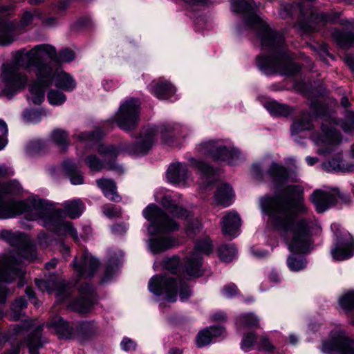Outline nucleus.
<instances>
[{"mask_svg":"<svg viewBox=\"0 0 354 354\" xmlns=\"http://www.w3.org/2000/svg\"><path fill=\"white\" fill-rule=\"evenodd\" d=\"M74 58L72 50L64 48L57 55L54 46L46 44L37 45L29 51L25 49L17 51L12 60L3 64L1 67L0 97L10 99L23 89L26 86L28 77L19 71V67L28 69L33 66L36 70L37 81L30 86L28 99L35 104H41L45 89L52 84L53 64L70 62Z\"/></svg>","mask_w":354,"mask_h":354,"instance_id":"1","label":"nucleus"},{"mask_svg":"<svg viewBox=\"0 0 354 354\" xmlns=\"http://www.w3.org/2000/svg\"><path fill=\"white\" fill-rule=\"evenodd\" d=\"M284 192L291 196H297V201L291 203L279 196H265L261 199V207L269 216L271 225L283 238L289 250L294 252H306L313 245V223L306 218L295 222L299 214L308 210L304 203V189L300 185H289Z\"/></svg>","mask_w":354,"mask_h":354,"instance_id":"2","label":"nucleus"},{"mask_svg":"<svg viewBox=\"0 0 354 354\" xmlns=\"http://www.w3.org/2000/svg\"><path fill=\"white\" fill-rule=\"evenodd\" d=\"M13 171L0 165V178L12 175ZM18 192L15 183H0V219L9 218L24 214L28 221H37L41 225L59 235L70 234L77 241V232L70 222L64 221L61 209H55L51 204L40 198L16 201L9 195Z\"/></svg>","mask_w":354,"mask_h":354,"instance_id":"3","label":"nucleus"},{"mask_svg":"<svg viewBox=\"0 0 354 354\" xmlns=\"http://www.w3.org/2000/svg\"><path fill=\"white\" fill-rule=\"evenodd\" d=\"M232 10L236 13L247 15L246 23L257 31V37L263 47L274 51L270 57H258L259 68L266 75L279 73L283 75H292L300 70V66L292 62L286 49H278L283 43V37L272 30L258 15L254 14V6L245 0H232Z\"/></svg>","mask_w":354,"mask_h":354,"instance_id":"4","label":"nucleus"},{"mask_svg":"<svg viewBox=\"0 0 354 354\" xmlns=\"http://www.w3.org/2000/svg\"><path fill=\"white\" fill-rule=\"evenodd\" d=\"M156 133V129L154 127L145 128L142 131L137 144L124 143L120 149L113 145H100L97 151L102 156L103 161L95 155H90L86 158L85 163L92 171H98L103 168L115 170L119 167L113 161L120 151H126L132 155L147 153L153 145Z\"/></svg>","mask_w":354,"mask_h":354,"instance_id":"5","label":"nucleus"},{"mask_svg":"<svg viewBox=\"0 0 354 354\" xmlns=\"http://www.w3.org/2000/svg\"><path fill=\"white\" fill-rule=\"evenodd\" d=\"M0 239L18 248L17 251L6 258L0 266V281L10 283L16 277L21 276L19 266L24 260L33 261L36 259V250L35 247L27 243L26 236L23 233L2 230Z\"/></svg>","mask_w":354,"mask_h":354,"instance_id":"6","label":"nucleus"},{"mask_svg":"<svg viewBox=\"0 0 354 354\" xmlns=\"http://www.w3.org/2000/svg\"><path fill=\"white\" fill-rule=\"evenodd\" d=\"M212 251V242L208 236H205L196 242L193 252L184 259L183 263L178 257H172L164 260L163 267L186 279L198 277L203 274L201 254H209Z\"/></svg>","mask_w":354,"mask_h":354,"instance_id":"7","label":"nucleus"},{"mask_svg":"<svg viewBox=\"0 0 354 354\" xmlns=\"http://www.w3.org/2000/svg\"><path fill=\"white\" fill-rule=\"evenodd\" d=\"M48 326L53 328L61 339H70L76 337L80 341H83L95 331V326L93 322H82L73 327L70 326L68 323L60 317H55L48 324Z\"/></svg>","mask_w":354,"mask_h":354,"instance_id":"8","label":"nucleus"},{"mask_svg":"<svg viewBox=\"0 0 354 354\" xmlns=\"http://www.w3.org/2000/svg\"><path fill=\"white\" fill-rule=\"evenodd\" d=\"M143 216L151 222L149 230L152 226L156 227L158 232H171L179 229L178 223L155 204L149 205L143 210Z\"/></svg>","mask_w":354,"mask_h":354,"instance_id":"9","label":"nucleus"},{"mask_svg":"<svg viewBox=\"0 0 354 354\" xmlns=\"http://www.w3.org/2000/svg\"><path fill=\"white\" fill-rule=\"evenodd\" d=\"M139 113V102L136 99H131L120 105L115 115V120L121 129L130 131L137 127Z\"/></svg>","mask_w":354,"mask_h":354,"instance_id":"10","label":"nucleus"},{"mask_svg":"<svg viewBox=\"0 0 354 354\" xmlns=\"http://www.w3.org/2000/svg\"><path fill=\"white\" fill-rule=\"evenodd\" d=\"M197 150L201 154L209 156L215 160L226 161L230 165H232L233 160L239 157L237 150L227 148L218 141L203 142L197 147Z\"/></svg>","mask_w":354,"mask_h":354,"instance_id":"11","label":"nucleus"},{"mask_svg":"<svg viewBox=\"0 0 354 354\" xmlns=\"http://www.w3.org/2000/svg\"><path fill=\"white\" fill-rule=\"evenodd\" d=\"M178 286L176 279L165 275L153 276L149 282V290L156 296L165 295L169 302L176 300Z\"/></svg>","mask_w":354,"mask_h":354,"instance_id":"12","label":"nucleus"},{"mask_svg":"<svg viewBox=\"0 0 354 354\" xmlns=\"http://www.w3.org/2000/svg\"><path fill=\"white\" fill-rule=\"evenodd\" d=\"M337 242L330 253L333 258L337 261H344L354 254V240L348 232L336 233Z\"/></svg>","mask_w":354,"mask_h":354,"instance_id":"13","label":"nucleus"},{"mask_svg":"<svg viewBox=\"0 0 354 354\" xmlns=\"http://www.w3.org/2000/svg\"><path fill=\"white\" fill-rule=\"evenodd\" d=\"M322 351L327 353L354 354V342L342 333L322 345Z\"/></svg>","mask_w":354,"mask_h":354,"instance_id":"14","label":"nucleus"},{"mask_svg":"<svg viewBox=\"0 0 354 354\" xmlns=\"http://www.w3.org/2000/svg\"><path fill=\"white\" fill-rule=\"evenodd\" d=\"M340 13H319L310 12V21L308 22L300 21L298 27L304 32L316 31L319 29L317 24L323 26L327 23H337Z\"/></svg>","mask_w":354,"mask_h":354,"instance_id":"15","label":"nucleus"},{"mask_svg":"<svg viewBox=\"0 0 354 354\" xmlns=\"http://www.w3.org/2000/svg\"><path fill=\"white\" fill-rule=\"evenodd\" d=\"M73 266L81 277H88L92 276L97 269L99 262L90 253L84 251L79 261L77 259L73 261Z\"/></svg>","mask_w":354,"mask_h":354,"instance_id":"16","label":"nucleus"},{"mask_svg":"<svg viewBox=\"0 0 354 354\" xmlns=\"http://www.w3.org/2000/svg\"><path fill=\"white\" fill-rule=\"evenodd\" d=\"M310 201L314 204L317 212L322 213L335 204L337 197L330 192L317 189L311 194Z\"/></svg>","mask_w":354,"mask_h":354,"instance_id":"17","label":"nucleus"},{"mask_svg":"<svg viewBox=\"0 0 354 354\" xmlns=\"http://www.w3.org/2000/svg\"><path fill=\"white\" fill-rule=\"evenodd\" d=\"M150 92L159 100H168L176 93V88L163 78L153 80L149 86Z\"/></svg>","mask_w":354,"mask_h":354,"instance_id":"18","label":"nucleus"},{"mask_svg":"<svg viewBox=\"0 0 354 354\" xmlns=\"http://www.w3.org/2000/svg\"><path fill=\"white\" fill-rule=\"evenodd\" d=\"M241 225L239 215L235 212H228L223 217L221 226L225 236L235 237Z\"/></svg>","mask_w":354,"mask_h":354,"instance_id":"19","label":"nucleus"},{"mask_svg":"<svg viewBox=\"0 0 354 354\" xmlns=\"http://www.w3.org/2000/svg\"><path fill=\"white\" fill-rule=\"evenodd\" d=\"M341 141L340 136L332 124V122L328 121L327 124H322V133L317 137L316 142L318 145L326 144L329 145H337Z\"/></svg>","mask_w":354,"mask_h":354,"instance_id":"20","label":"nucleus"},{"mask_svg":"<svg viewBox=\"0 0 354 354\" xmlns=\"http://www.w3.org/2000/svg\"><path fill=\"white\" fill-rule=\"evenodd\" d=\"M266 175L276 188L281 187L288 178L287 169L274 162L270 165Z\"/></svg>","mask_w":354,"mask_h":354,"instance_id":"21","label":"nucleus"},{"mask_svg":"<svg viewBox=\"0 0 354 354\" xmlns=\"http://www.w3.org/2000/svg\"><path fill=\"white\" fill-rule=\"evenodd\" d=\"M55 82V86L66 91H73L76 83L73 77L68 73L59 71L58 68H53L52 83Z\"/></svg>","mask_w":354,"mask_h":354,"instance_id":"22","label":"nucleus"},{"mask_svg":"<svg viewBox=\"0 0 354 354\" xmlns=\"http://www.w3.org/2000/svg\"><path fill=\"white\" fill-rule=\"evenodd\" d=\"M178 245V241L171 236L152 239L149 241V249L153 254L162 252Z\"/></svg>","mask_w":354,"mask_h":354,"instance_id":"23","label":"nucleus"},{"mask_svg":"<svg viewBox=\"0 0 354 354\" xmlns=\"http://www.w3.org/2000/svg\"><path fill=\"white\" fill-rule=\"evenodd\" d=\"M187 166L183 163L171 164L167 169V178L171 183H179L185 182L187 178Z\"/></svg>","mask_w":354,"mask_h":354,"instance_id":"24","label":"nucleus"},{"mask_svg":"<svg viewBox=\"0 0 354 354\" xmlns=\"http://www.w3.org/2000/svg\"><path fill=\"white\" fill-rule=\"evenodd\" d=\"M97 185L101 189L105 197L113 201H120V196L117 194L116 185L113 180L101 178L96 180Z\"/></svg>","mask_w":354,"mask_h":354,"instance_id":"25","label":"nucleus"},{"mask_svg":"<svg viewBox=\"0 0 354 354\" xmlns=\"http://www.w3.org/2000/svg\"><path fill=\"white\" fill-rule=\"evenodd\" d=\"M93 292L89 289L84 296L71 302L69 304V308L81 314L86 313L91 309L93 304Z\"/></svg>","mask_w":354,"mask_h":354,"instance_id":"26","label":"nucleus"},{"mask_svg":"<svg viewBox=\"0 0 354 354\" xmlns=\"http://www.w3.org/2000/svg\"><path fill=\"white\" fill-rule=\"evenodd\" d=\"M162 205L174 216L178 218H186L189 212L182 207L178 206L169 196H165L161 200Z\"/></svg>","mask_w":354,"mask_h":354,"instance_id":"27","label":"nucleus"},{"mask_svg":"<svg viewBox=\"0 0 354 354\" xmlns=\"http://www.w3.org/2000/svg\"><path fill=\"white\" fill-rule=\"evenodd\" d=\"M232 189L229 185H222L218 189L214 198L217 205L227 207L232 204Z\"/></svg>","mask_w":354,"mask_h":354,"instance_id":"28","label":"nucleus"},{"mask_svg":"<svg viewBox=\"0 0 354 354\" xmlns=\"http://www.w3.org/2000/svg\"><path fill=\"white\" fill-rule=\"evenodd\" d=\"M62 205L65 214L72 219L80 217L84 209V203L80 199L65 201Z\"/></svg>","mask_w":354,"mask_h":354,"instance_id":"29","label":"nucleus"},{"mask_svg":"<svg viewBox=\"0 0 354 354\" xmlns=\"http://www.w3.org/2000/svg\"><path fill=\"white\" fill-rule=\"evenodd\" d=\"M15 27L7 21H0V44L8 45L15 39Z\"/></svg>","mask_w":354,"mask_h":354,"instance_id":"30","label":"nucleus"},{"mask_svg":"<svg viewBox=\"0 0 354 354\" xmlns=\"http://www.w3.org/2000/svg\"><path fill=\"white\" fill-rule=\"evenodd\" d=\"M308 13V10H305L304 6L301 3H292L284 6L281 11L280 15L283 18H286L288 15H297L300 17H306Z\"/></svg>","mask_w":354,"mask_h":354,"instance_id":"31","label":"nucleus"},{"mask_svg":"<svg viewBox=\"0 0 354 354\" xmlns=\"http://www.w3.org/2000/svg\"><path fill=\"white\" fill-rule=\"evenodd\" d=\"M333 37L342 48H347L354 44V33L352 32L335 30L333 33Z\"/></svg>","mask_w":354,"mask_h":354,"instance_id":"32","label":"nucleus"},{"mask_svg":"<svg viewBox=\"0 0 354 354\" xmlns=\"http://www.w3.org/2000/svg\"><path fill=\"white\" fill-rule=\"evenodd\" d=\"M63 167L68 174L72 184L80 185L83 183V177L77 170L76 166L72 162V161H64L63 162Z\"/></svg>","mask_w":354,"mask_h":354,"instance_id":"33","label":"nucleus"},{"mask_svg":"<svg viewBox=\"0 0 354 354\" xmlns=\"http://www.w3.org/2000/svg\"><path fill=\"white\" fill-rule=\"evenodd\" d=\"M312 117L307 113L302 114L301 118L294 122L291 127L292 134L298 133L300 131L308 130L311 128Z\"/></svg>","mask_w":354,"mask_h":354,"instance_id":"34","label":"nucleus"},{"mask_svg":"<svg viewBox=\"0 0 354 354\" xmlns=\"http://www.w3.org/2000/svg\"><path fill=\"white\" fill-rule=\"evenodd\" d=\"M218 252L221 261L230 262L236 257L237 250L233 244H223L218 248Z\"/></svg>","mask_w":354,"mask_h":354,"instance_id":"35","label":"nucleus"},{"mask_svg":"<svg viewBox=\"0 0 354 354\" xmlns=\"http://www.w3.org/2000/svg\"><path fill=\"white\" fill-rule=\"evenodd\" d=\"M41 327H38L35 333L28 340L30 354H39L38 349L44 344V342L41 340Z\"/></svg>","mask_w":354,"mask_h":354,"instance_id":"36","label":"nucleus"},{"mask_svg":"<svg viewBox=\"0 0 354 354\" xmlns=\"http://www.w3.org/2000/svg\"><path fill=\"white\" fill-rule=\"evenodd\" d=\"M267 109L272 114L285 117L289 115L293 112L291 107L285 104H279L277 102H269L267 105Z\"/></svg>","mask_w":354,"mask_h":354,"instance_id":"37","label":"nucleus"},{"mask_svg":"<svg viewBox=\"0 0 354 354\" xmlns=\"http://www.w3.org/2000/svg\"><path fill=\"white\" fill-rule=\"evenodd\" d=\"M52 140L62 149L64 150L68 145V135L64 130L55 129L51 134Z\"/></svg>","mask_w":354,"mask_h":354,"instance_id":"38","label":"nucleus"},{"mask_svg":"<svg viewBox=\"0 0 354 354\" xmlns=\"http://www.w3.org/2000/svg\"><path fill=\"white\" fill-rule=\"evenodd\" d=\"M238 325L240 328L258 327L259 319L252 313H248L239 317Z\"/></svg>","mask_w":354,"mask_h":354,"instance_id":"39","label":"nucleus"},{"mask_svg":"<svg viewBox=\"0 0 354 354\" xmlns=\"http://www.w3.org/2000/svg\"><path fill=\"white\" fill-rule=\"evenodd\" d=\"M190 162L194 168L196 169L202 176L209 177L214 174V169L204 162H200L194 158L190 159Z\"/></svg>","mask_w":354,"mask_h":354,"instance_id":"40","label":"nucleus"},{"mask_svg":"<svg viewBox=\"0 0 354 354\" xmlns=\"http://www.w3.org/2000/svg\"><path fill=\"white\" fill-rule=\"evenodd\" d=\"M288 268L292 271H299L306 266V261L302 257H296L290 256L287 260Z\"/></svg>","mask_w":354,"mask_h":354,"instance_id":"41","label":"nucleus"},{"mask_svg":"<svg viewBox=\"0 0 354 354\" xmlns=\"http://www.w3.org/2000/svg\"><path fill=\"white\" fill-rule=\"evenodd\" d=\"M340 306L346 310H351L354 308V291H349L343 295L339 299Z\"/></svg>","mask_w":354,"mask_h":354,"instance_id":"42","label":"nucleus"},{"mask_svg":"<svg viewBox=\"0 0 354 354\" xmlns=\"http://www.w3.org/2000/svg\"><path fill=\"white\" fill-rule=\"evenodd\" d=\"M47 98L49 103L54 106L61 105L66 101L65 95L56 90H50L47 95Z\"/></svg>","mask_w":354,"mask_h":354,"instance_id":"43","label":"nucleus"},{"mask_svg":"<svg viewBox=\"0 0 354 354\" xmlns=\"http://www.w3.org/2000/svg\"><path fill=\"white\" fill-rule=\"evenodd\" d=\"M41 17V15L40 12L37 10H33L32 12H24L21 19V25L22 26H28L32 23L35 19H40Z\"/></svg>","mask_w":354,"mask_h":354,"instance_id":"44","label":"nucleus"},{"mask_svg":"<svg viewBox=\"0 0 354 354\" xmlns=\"http://www.w3.org/2000/svg\"><path fill=\"white\" fill-rule=\"evenodd\" d=\"M256 335L253 333H247L241 341V348L245 352L250 351L256 340Z\"/></svg>","mask_w":354,"mask_h":354,"instance_id":"45","label":"nucleus"},{"mask_svg":"<svg viewBox=\"0 0 354 354\" xmlns=\"http://www.w3.org/2000/svg\"><path fill=\"white\" fill-rule=\"evenodd\" d=\"M207 332L208 331H206L205 329L198 333L196 340L198 347H203L206 346L209 344L212 341L209 334H208Z\"/></svg>","mask_w":354,"mask_h":354,"instance_id":"46","label":"nucleus"},{"mask_svg":"<svg viewBox=\"0 0 354 354\" xmlns=\"http://www.w3.org/2000/svg\"><path fill=\"white\" fill-rule=\"evenodd\" d=\"M35 284L41 291H47L48 292L51 293L55 290V283L51 281L43 279H35Z\"/></svg>","mask_w":354,"mask_h":354,"instance_id":"47","label":"nucleus"},{"mask_svg":"<svg viewBox=\"0 0 354 354\" xmlns=\"http://www.w3.org/2000/svg\"><path fill=\"white\" fill-rule=\"evenodd\" d=\"M239 292L236 286L234 283H230L223 287L222 294L227 298H230L236 295Z\"/></svg>","mask_w":354,"mask_h":354,"instance_id":"48","label":"nucleus"},{"mask_svg":"<svg viewBox=\"0 0 354 354\" xmlns=\"http://www.w3.org/2000/svg\"><path fill=\"white\" fill-rule=\"evenodd\" d=\"M24 120L27 122L35 123L40 120L39 113L35 111H26L23 115Z\"/></svg>","mask_w":354,"mask_h":354,"instance_id":"49","label":"nucleus"},{"mask_svg":"<svg viewBox=\"0 0 354 354\" xmlns=\"http://www.w3.org/2000/svg\"><path fill=\"white\" fill-rule=\"evenodd\" d=\"M179 286H180V292H179L180 297V299L183 301H184L189 297V296L192 294V291L190 290L189 288L185 283L180 282Z\"/></svg>","mask_w":354,"mask_h":354,"instance_id":"50","label":"nucleus"},{"mask_svg":"<svg viewBox=\"0 0 354 354\" xmlns=\"http://www.w3.org/2000/svg\"><path fill=\"white\" fill-rule=\"evenodd\" d=\"M121 347L125 351H134L136 347V344L132 339L124 337L121 342Z\"/></svg>","mask_w":354,"mask_h":354,"instance_id":"51","label":"nucleus"},{"mask_svg":"<svg viewBox=\"0 0 354 354\" xmlns=\"http://www.w3.org/2000/svg\"><path fill=\"white\" fill-rule=\"evenodd\" d=\"M259 349L266 351H272L274 349V346L266 337L263 336L260 338L259 342Z\"/></svg>","mask_w":354,"mask_h":354,"instance_id":"52","label":"nucleus"},{"mask_svg":"<svg viewBox=\"0 0 354 354\" xmlns=\"http://www.w3.org/2000/svg\"><path fill=\"white\" fill-rule=\"evenodd\" d=\"M26 306L27 302L26 299L24 297H19L17 299L15 303L12 304V310L15 313H18L21 310L25 308Z\"/></svg>","mask_w":354,"mask_h":354,"instance_id":"53","label":"nucleus"},{"mask_svg":"<svg viewBox=\"0 0 354 354\" xmlns=\"http://www.w3.org/2000/svg\"><path fill=\"white\" fill-rule=\"evenodd\" d=\"M206 331L209 334L211 339L221 336L224 333V329L222 327L211 326L207 328Z\"/></svg>","mask_w":354,"mask_h":354,"instance_id":"54","label":"nucleus"},{"mask_svg":"<svg viewBox=\"0 0 354 354\" xmlns=\"http://www.w3.org/2000/svg\"><path fill=\"white\" fill-rule=\"evenodd\" d=\"M187 6L193 8L207 4L209 0H182Z\"/></svg>","mask_w":354,"mask_h":354,"instance_id":"55","label":"nucleus"},{"mask_svg":"<svg viewBox=\"0 0 354 354\" xmlns=\"http://www.w3.org/2000/svg\"><path fill=\"white\" fill-rule=\"evenodd\" d=\"M104 214L109 218L118 216L119 212L115 209L113 206H106L103 209Z\"/></svg>","mask_w":354,"mask_h":354,"instance_id":"56","label":"nucleus"},{"mask_svg":"<svg viewBox=\"0 0 354 354\" xmlns=\"http://www.w3.org/2000/svg\"><path fill=\"white\" fill-rule=\"evenodd\" d=\"M98 136H96L95 134L93 133H81L78 136V138L81 141H94L97 140Z\"/></svg>","mask_w":354,"mask_h":354,"instance_id":"57","label":"nucleus"},{"mask_svg":"<svg viewBox=\"0 0 354 354\" xmlns=\"http://www.w3.org/2000/svg\"><path fill=\"white\" fill-rule=\"evenodd\" d=\"M8 133V127L6 122L0 120V144H5L3 138L6 136Z\"/></svg>","mask_w":354,"mask_h":354,"instance_id":"58","label":"nucleus"},{"mask_svg":"<svg viewBox=\"0 0 354 354\" xmlns=\"http://www.w3.org/2000/svg\"><path fill=\"white\" fill-rule=\"evenodd\" d=\"M57 24V19L54 17H48L42 21V24L46 27H53Z\"/></svg>","mask_w":354,"mask_h":354,"instance_id":"59","label":"nucleus"},{"mask_svg":"<svg viewBox=\"0 0 354 354\" xmlns=\"http://www.w3.org/2000/svg\"><path fill=\"white\" fill-rule=\"evenodd\" d=\"M312 111L317 115L321 114V111L324 109V107L317 102H312L310 105Z\"/></svg>","mask_w":354,"mask_h":354,"instance_id":"60","label":"nucleus"},{"mask_svg":"<svg viewBox=\"0 0 354 354\" xmlns=\"http://www.w3.org/2000/svg\"><path fill=\"white\" fill-rule=\"evenodd\" d=\"M344 60L347 66L354 73V58L351 55H347L346 56Z\"/></svg>","mask_w":354,"mask_h":354,"instance_id":"61","label":"nucleus"},{"mask_svg":"<svg viewBox=\"0 0 354 354\" xmlns=\"http://www.w3.org/2000/svg\"><path fill=\"white\" fill-rule=\"evenodd\" d=\"M69 6V1H62L59 2L57 4V8L59 10H64L66 9Z\"/></svg>","mask_w":354,"mask_h":354,"instance_id":"62","label":"nucleus"},{"mask_svg":"<svg viewBox=\"0 0 354 354\" xmlns=\"http://www.w3.org/2000/svg\"><path fill=\"white\" fill-rule=\"evenodd\" d=\"M57 260L54 259H52L50 261L46 263L45 265V267L46 269L50 270V269L55 268V266H57Z\"/></svg>","mask_w":354,"mask_h":354,"instance_id":"63","label":"nucleus"},{"mask_svg":"<svg viewBox=\"0 0 354 354\" xmlns=\"http://www.w3.org/2000/svg\"><path fill=\"white\" fill-rule=\"evenodd\" d=\"M269 279L274 283H278L279 281V277L277 272H272L269 275Z\"/></svg>","mask_w":354,"mask_h":354,"instance_id":"64","label":"nucleus"}]
</instances>
